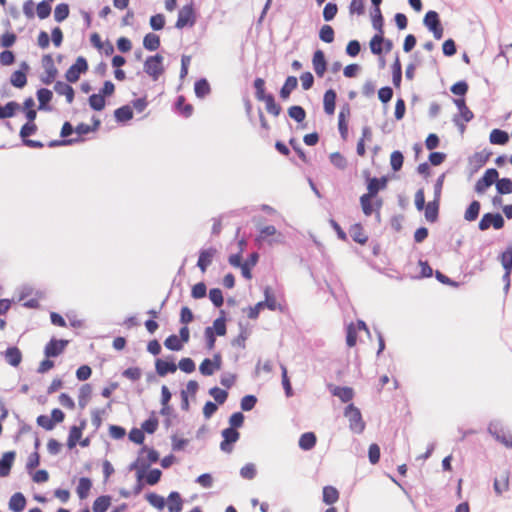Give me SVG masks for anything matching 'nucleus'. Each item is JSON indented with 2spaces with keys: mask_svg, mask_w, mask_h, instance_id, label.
<instances>
[{
  "mask_svg": "<svg viewBox=\"0 0 512 512\" xmlns=\"http://www.w3.org/2000/svg\"><path fill=\"white\" fill-rule=\"evenodd\" d=\"M159 459L160 454L156 449L143 445L138 452L136 460L128 466V470H143V472H146L150 465L158 462Z\"/></svg>",
  "mask_w": 512,
  "mask_h": 512,
  "instance_id": "1",
  "label": "nucleus"
},
{
  "mask_svg": "<svg viewBox=\"0 0 512 512\" xmlns=\"http://www.w3.org/2000/svg\"><path fill=\"white\" fill-rule=\"evenodd\" d=\"M163 60V56L157 53L155 55L148 56L144 61L143 71L154 81H157L165 71Z\"/></svg>",
  "mask_w": 512,
  "mask_h": 512,
  "instance_id": "2",
  "label": "nucleus"
},
{
  "mask_svg": "<svg viewBox=\"0 0 512 512\" xmlns=\"http://www.w3.org/2000/svg\"><path fill=\"white\" fill-rule=\"evenodd\" d=\"M344 416L349 420V428L356 434H361L365 429V422L359 408L350 403L345 407Z\"/></svg>",
  "mask_w": 512,
  "mask_h": 512,
  "instance_id": "3",
  "label": "nucleus"
},
{
  "mask_svg": "<svg viewBox=\"0 0 512 512\" xmlns=\"http://www.w3.org/2000/svg\"><path fill=\"white\" fill-rule=\"evenodd\" d=\"M196 21L197 14L194 8V3L190 2L189 4L184 5L178 11V17L175 23V28L183 29L185 27H193Z\"/></svg>",
  "mask_w": 512,
  "mask_h": 512,
  "instance_id": "4",
  "label": "nucleus"
},
{
  "mask_svg": "<svg viewBox=\"0 0 512 512\" xmlns=\"http://www.w3.org/2000/svg\"><path fill=\"white\" fill-rule=\"evenodd\" d=\"M284 236L281 232H278L275 226L267 225L259 229V234L255 238V243L261 246L264 242L269 245L274 243H282Z\"/></svg>",
  "mask_w": 512,
  "mask_h": 512,
  "instance_id": "5",
  "label": "nucleus"
},
{
  "mask_svg": "<svg viewBox=\"0 0 512 512\" xmlns=\"http://www.w3.org/2000/svg\"><path fill=\"white\" fill-rule=\"evenodd\" d=\"M505 226V220L501 213L499 212H487L482 215L479 223L478 229L480 231H486L493 227L495 230H500Z\"/></svg>",
  "mask_w": 512,
  "mask_h": 512,
  "instance_id": "6",
  "label": "nucleus"
},
{
  "mask_svg": "<svg viewBox=\"0 0 512 512\" xmlns=\"http://www.w3.org/2000/svg\"><path fill=\"white\" fill-rule=\"evenodd\" d=\"M367 193L364 195L370 196L372 198H376L378 193L384 189H386L388 184V178L386 176L382 177H371L368 171H364Z\"/></svg>",
  "mask_w": 512,
  "mask_h": 512,
  "instance_id": "7",
  "label": "nucleus"
},
{
  "mask_svg": "<svg viewBox=\"0 0 512 512\" xmlns=\"http://www.w3.org/2000/svg\"><path fill=\"white\" fill-rule=\"evenodd\" d=\"M488 433L494 437V439L507 448H512V436L507 435L500 421H491L487 428Z\"/></svg>",
  "mask_w": 512,
  "mask_h": 512,
  "instance_id": "8",
  "label": "nucleus"
},
{
  "mask_svg": "<svg viewBox=\"0 0 512 512\" xmlns=\"http://www.w3.org/2000/svg\"><path fill=\"white\" fill-rule=\"evenodd\" d=\"M88 62L85 57L79 56L75 63L72 64L65 73V78L69 83H76L81 74L87 72Z\"/></svg>",
  "mask_w": 512,
  "mask_h": 512,
  "instance_id": "9",
  "label": "nucleus"
},
{
  "mask_svg": "<svg viewBox=\"0 0 512 512\" xmlns=\"http://www.w3.org/2000/svg\"><path fill=\"white\" fill-rule=\"evenodd\" d=\"M223 440L220 443V449L225 453H231L234 444L239 440L240 433L238 430L227 427L221 431Z\"/></svg>",
  "mask_w": 512,
  "mask_h": 512,
  "instance_id": "10",
  "label": "nucleus"
},
{
  "mask_svg": "<svg viewBox=\"0 0 512 512\" xmlns=\"http://www.w3.org/2000/svg\"><path fill=\"white\" fill-rule=\"evenodd\" d=\"M68 340L52 338L44 348V354L47 358H55L63 353L68 345Z\"/></svg>",
  "mask_w": 512,
  "mask_h": 512,
  "instance_id": "11",
  "label": "nucleus"
},
{
  "mask_svg": "<svg viewBox=\"0 0 512 512\" xmlns=\"http://www.w3.org/2000/svg\"><path fill=\"white\" fill-rule=\"evenodd\" d=\"M30 66L27 62L23 61L20 64V68L14 71L10 77V83L12 86L18 89H22L27 84V72Z\"/></svg>",
  "mask_w": 512,
  "mask_h": 512,
  "instance_id": "12",
  "label": "nucleus"
},
{
  "mask_svg": "<svg viewBox=\"0 0 512 512\" xmlns=\"http://www.w3.org/2000/svg\"><path fill=\"white\" fill-rule=\"evenodd\" d=\"M177 365L174 362L173 356L167 359L157 358L155 360V371L158 376L165 377L167 374L175 373Z\"/></svg>",
  "mask_w": 512,
  "mask_h": 512,
  "instance_id": "13",
  "label": "nucleus"
},
{
  "mask_svg": "<svg viewBox=\"0 0 512 512\" xmlns=\"http://www.w3.org/2000/svg\"><path fill=\"white\" fill-rule=\"evenodd\" d=\"M216 253H217V250L214 247L201 249L199 251L197 267L201 270V272L204 273L207 271V268L211 265Z\"/></svg>",
  "mask_w": 512,
  "mask_h": 512,
  "instance_id": "14",
  "label": "nucleus"
},
{
  "mask_svg": "<svg viewBox=\"0 0 512 512\" xmlns=\"http://www.w3.org/2000/svg\"><path fill=\"white\" fill-rule=\"evenodd\" d=\"M312 65L316 75L320 78L323 77L327 70V60L325 53L322 50L317 49L313 53Z\"/></svg>",
  "mask_w": 512,
  "mask_h": 512,
  "instance_id": "15",
  "label": "nucleus"
},
{
  "mask_svg": "<svg viewBox=\"0 0 512 512\" xmlns=\"http://www.w3.org/2000/svg\"><path fill=\"white\" fill-rule=\"evenodd\" d=\"M15 458V451H7L2 454L0 458V477H7L10 474Z\"/></svg>",
  "mask_w": 512,
  "mask_h": 512,
  "instance_id": "16",
  "label": "nucleus"
},
{
  "mask_svg": "<svg viewBox=\"0 0 512 512\" xmlns=\"http://www.w3.org/2000/svg\"><path fill=\"white\" fill-rule=\"evenodd\" d=\"M36 96L39 102L38 109L42 111H51L52 107L50 102L53 98V92L48 88H39L36 92Z\"/></svg>",
  "mask_w": 512,
  "mask_h": 512,
  "instance_id": "17",
  "label": "nucleus"
},
{
  "mask_svg": "<svg viewBox=\"0 0 512 512\" xmlns=\"http://www.w3.org/2000/svg\"><path fill=\"white\" fill-rule=\"evenodd\" d=\"M183 498L178 491H171L166 499V506L169 512H182Z\"/></svg>",
  "mask_w": 512,
  "mask_h": 512,
  "instance_id": "18",
  "label": "nucleus"
},
{
  "mask_svg": "<svg viewBox=\"0 0 512 512\" xmlns=\"http://www.w3.org/2000/svg\"><path fill=\"white\" fill-rule=\"evenodd\" d=\"M259 261V254L257 252H252L249 254L245 262L242 263L241 266V274L245 279L250 280L252 278V268L257 265Z\"/></svg>",
  "mask_w": 512,
  "mask_h": 512,
  "instance_id": "19",
  "label": "nucleus"
},
{
  "mask_svg": "<svg viewBox=\"0 0 512 512\" xmlns=\"http://www.w3.org/2000/svg\"><path fill=\"white\" fill-rule=\"evenodd\" d=\"M337 93L334 89L326 90L323 96V108L327 115H333L336 107Z\"/></svg>",
  "mask_w": 512,
  "mask_h": 512,
  "instance_id": "20",
  "label": "nucleus"
},
{
  "mask_svg": "<svg viewBox=\"0 0 512 512\" xmlns=\"http://www.w3.org/2000/svg\"><path fill=\"white\" fill-rule=\"evenodd\" d=\"M54 91L59 95H64L66 97L67 103H72L75 97V91L73 87L63 81H56L54 84Z\"/></svg>",
  "mask_w": 512,
  "mask_h": 512,
  "instance_id": "21",
  "label": "nucleus"
},
{
  "mask_svg": "<svg viewBox=\"0 0 512 512\" xmlns=\"http://www.w3.org/2000/svg\"><path fill=\"white\" fill-rule=\"evenodd\" d=\"M27 504V499L21 492L14 493L8 502V507L12 512H22Z\"/></svg>",
  "mask_w": 512,
  "mask_h": 512,
  "instance_id": "22",
  "label": "nucleus"
},
{
  "mask_svg": "<svg viewBox=\"0 0 512 512\" xmlns=\"http://www.w3.org/2000/svg\"><path fill=\"white\" fill-rule=\"evenodd\" d=\"M4 358L9 365L18 367L22 361V352L18 347L10 346L5 350Z\"/></svg>",
  "mask_w": 512,
  "mask_h": 512,
  "instance_id": "23",
  "label": "nucleus"
},
{
  "mask_svg": "<svg viewBox=\"0 0 512 512\" xmlns=\"http://www.w3.org/2000/svg\"><path fill=\"white\" fill-rule=\"evenodd\" d=\"M439 206H440V200L433 199L432 201L428 202L424 209H425V219L430 223H435L439 218Z\"/></svg>",
  "mask_w": 512,
  "mask_h": 512,
  "instance_id": "24",
  "label": "nucleus"
},
{
  "mask_svg": "<svg viewBox=\"0 0 512 512\" xmlns=\"http://www.w3.org/2000/svg\"><path fill=\"white\" fill-rule=\"evenodd\" d=\"M298 86V79L295 76H288L280 88L279 96L282 100L289 99L293 90Z\"/></svg>",
  "mask_w": 512,
  "mask_h": 512,
  "instance_id": "25",
  "label": "nucleus"
},
{
  "mask_svg": "<svg viewBox=\"0 0 512 512\" xmlns=\"http://www.w3.org/2000/svg\"><path fill=\"white\" fill-rule=\"evenodd\" d=\"M264 297L265 299L262 301L264 308L269 309L270 311H282V306L277 303L275 295L271 289V287L266 286L264 288Z\"/></svg>",
  "mask_w": 512,
  "mask_h": 512,
  "instance_id": "26",
  "label": "nucleus"
},
{
  "mask_svg": "<svg viewBox=\"0 0 512 512\" xmlns=\"http://www.w3.org/2000/svg\"><path fill=\"white\" fill-rule=\"evenodd\" d=\"M317 443V437L314 432H305L303 433L298 441V445L300 449L303 451H310L312 450Z\"/></svg>",
  "mask_w": 512,
  "mask_h": 512,
  "instance_id": "27",
  "label": "nucleus"
},
{
  "mask_svg": "<svg viewBox=\"0 0 512 512\" xmlns=\"http://www.w3.org/2000/svg\"><path fill=\"white\" fill-rule=\"evenodd\" d=\"M194 92L197 98L204 99L211 93L210 83L206 78H200L194 83Z\"/></svg>",
  "mask_w": 512,
  "mask_h": 512,
  "instance_id": "28",
  "label": "nucleus"
},
{
  "mask_svg": "<svg viewBox=\"0 0 512 512\" xmlns=\"http://www.w3.org/2000/svg\"><path fill=\"white\" fill-rule=\"evenodd\" d=\"M331 393L333 396L338 397L343 403H348L354 397V390L347 386H334L333 389H331Z\"/></svg>",
  "mask_w": 512,
  "mask_h": 512,
  "instance_id": "29",
  "label": "nucleus"
},
{
  "mask_svg": "<svg viewBox=\"0 0 512 512\" xmlns=\"http://www.w3.org/2000/svg\"><path fill=\"white\" fill-rule=\"evenodd\" d=\"M133 108L130 105H123L114 111V118L118 123H126L133 118Z\"/></svg>",
  "mask_w": 512,
  "mask_h": 512,
  "instance_id": "30",
  "label": "nucleus"
},
{
  "mask_svg": "<svg viewBox=\"0 0 512 512\" xmlns=\"http://www.w3.org/2000/svg\"><path fill=\"white\" fill-rule=\"evenodd\" d=\"M423 25L430 31L433 28L442 25L439 13L435 10H429L426 12L423 18Z\"/></svg>",
  "mask_w": 512,
  "mask_h": 512,
  "instance_id": "31",
  "label": "nucleus"
},
{
  "mask_svg": "<svg viewBox=\"0 0 512 512\" xmlns=\"http://www.w3.org/2000/svg\"><path fill=\"white\" fill-rule=\"evenodd\" d=\"M481 203L478 200H472L464 212V219L468 222L475 221L480 214Z\"/></svg>",
  "mask_w": 512,
  "mask_h": 512,
  "instance_id": "32",
  "label": "nucleus"
},
{
  "mask_svg": "<svg viewBox=\"0 0 512 512\" xmlns=\"http://www.w3.org/2000/svg\"><path fill=\"white\" fill-rule=\"evenodd\" d=\"M112 497L110 495H101L97 497L92 505L93 512H106L111 505Z\"/></svg>",
  "mask_w": 512,
  "mask_h": 512,
  "instance_id": "33",
  "label": "nucleus"
},
{
  "mask_svg": "<svg viewBox=\"0 0 512 512\" xmlns=\"http://www.w3.org/2000/svg\"><path fill=\"white\" fill-rule=\"evenodd\" d=\"M489 140L494 145H505L509 141V134L504 130L495 128L490 132Z\"/></svg>",
  "mask_w": 512,
  "mask_h": 512,
  "instance_id": "34",
  "label": "nucleus"
},
{
  "mask_svg": "<svg viewBox=\"0 0 512 512\" xmlns=\"http://www.w3.org/2000/svg\"><path fill=\"white\" fill-rule=\"evenodd\" d=\"M159 425V420L156 416V412L152 411L148 419L141 424V430L147 434H153L156 432Z\"/></svg>",
  "mask_w": 512,
  "mask_h": 512,
  "instance_id": "35",
  "label": "nucleus"
},
{
  "mask_svg": "<svg viewBox=\"0 0 512 512\" xmlns=\"http://www.w3.org/2000/svg\"><path fill=\"white\" fill-rule=\"evenodd\" d=\"M350 236L353 241L364 245L368 241V236L364 233L363 227L360 223H356L350 228Z\"/></svg>",
  "mask_w": 512,
  "mask_h": 512,
  "instance_id": "36",
  "label": "nucleus"
},
{
  "mask_svg": "<svg viewBox=\"0 0 512 512\" xmlns=\"http://www.w3.org/2000/svg\"><path fill=\"white\" fill-rule=\"evenodd\" d=\"M20 109V104L16 101H9L4 106L0 104V119L13 117Z\"/></svg>",
  "mask_w": 512,
  "mask_h": 512,
  "instance_id": "37",
  "label": "nucleus"
},
{
  "mask_svg": "<svg viewBox=\"0 0 512 512\" xmlns=\"http://www.w3.org/2000/svg\"><path fill=\"white\" fill-rule=\"evenodd\" d=\"M160 44V37L155 33H147L143 38V47L148 51L158 50Z\"/></svg>",
  "mask_w": 512,
  "mask_h": 512,
  "instance_id": "38",
  "label": "nucleus"
},
{
  "mask_svg": "<svg viewBox=\"0 0 512 512\" xmlns=\"http://www.w3.org/2000/svg\"><path fill=\"white\" fill-rule=\"evenodd\" d=\"M91 487H92L91 479L88 477H81L79 479V482H78V485L76 488L78 497L81 500L86 499L88 497Z\"/></svg>",
  "mask_w": 512,
  "mask_h": 512,
  "instance_id": "39",
  "label": "nucleus"
},
{
  "mask_svg": "<svg viewBox=\"0 0 512 512\" xmlns=\"http://www.w3.org/2000/svg\"><path fill=\"white\" fill-rule=\"evenodd\" d=\"M253 86L255 88V97L258 101H265L268 97L273 96L271 93H266L265 80L263 78H256Z\"/></svg>",
  "mask_w": 512,
  "mask_h": 512,
  "instance_id": "40",
  "label": "nucleus"
},
{
  "mask_svg": "<svg viewBox=\"0 0 512 512\" xmlns=\"http://www.w3.org/2000/svg\"><path fill=\"white\" fill-rule=\"evenodd\" d=\"M453 101H454V104L457 106V108H458V110L460 112V115L463 118V120L465 122H470L473 119L474 114L467 107L465 99L464 98H456Z\"/></svg>",
  "mask_w": 512,
  "mask_h": 512,
  "instance_id": "41",
  "label": "nucleus"
},
{
  "mask_svg": "<svg viewBox=\"0 0 512 512\" xmlns=\"http://www.w3.org/2000/svg\"><path fill=\"white\" fill-rule=\"evenodd\" d=\"M162 471L158 468H148L144 474L143 480L147 485L154 486L161 480Z\"/></svg>",
  "mask_w": 512,
  "mask_h": 512,
  "instance_id": "42",
  "label": "nucleus"
},
{
  "mask_svg": "<svg viewBox=\"0 0 512 512\" xmlns=\"http://www.w3.org/2000/svg\"><path fill=\"white\" fill-rule=\"evenodd\" d=\"M175 108L185 118L190 117L193 113V106L191 104L185 103V97L183 95L177 97Z\"/></svg>",
  "mask_w": 512,
  "mask_h": 512,
  "instance_id": "43",
  "label": "nucleus"
},
{
  "mask_svg": "<svg viewBox=\"0 0 512 512\" xmlns=\"http://www.w3.org/2000/svg\"><path fill=\"white\" fill-rule=\"evenodd\" d=\"M402 82V65L398 55L392 64V83L396 88L401 86Z\"/></svg>",
  "mask_w": 512,
  "mask_h": 512,
  "instance_id": "44",
  "label": "nucleus"
},
{
  "mask_svg": "<svg viewBox=\"0 0 512 512\" xmlns=\"http://www.w3.org/2000/svg\"><path fill=\"white\" fill-rule=\"evenodd\" d=\"M89 106L94 111H102L106 106L105 97L100 93H93L88 98Z\"/></svg>",
  "mask_w": 512,
  "mask_h": 512,
  "instance_id": "45",
  "label": "nucleus"
},
{
  "mask_svg": "<svg viewBox=\"0 0 512 512\" xmlns=\"http://www.w3.org/2000/svg\"><path fill=\"white\" fill-rule=\"evenodd\" d=\"M35 101L32 97H28L24 100L23 111L27 121L34 122L37 117V112L34 109Z\"/></svg>",
  "mask_w": 512,
  "mask_h": 512,
  "instance_id": "46",
  "label": "nucleus"
},
{
  "mask_svg": "<svg viewBox=\"0 0 512 512\" xmlns=\"http://www.w3.org/2000/svg\"><path fill=\"white\" fill-rule=\"evenodd\" d=\"M92 394V387L90 384H84L79 389L78 405L81 409H84Z\"/></svg>",
  "mask_w": 512,
  "mask_h": 512,
  "instance_id": "47",
  "label": "nucleus"
},
{
  "mask_svg": "<svg viewBox=\"0 0 512 512\" xmlns=\"http://www.w3.org/2000/svg\"><path fill=\"white\" fill-rule=\"evenodd\" d=\"M145 499L149 502L150 505L158 510H163L166 506V499L155 492L147 493L145 495Z\"/></svg>",
  "mask_w": 512,
  "mask_h": 512,
  "instance_id": "48",
  "label": "nucleus"
},
{
  "mask_svg": "<svg viewBox=\"0 0 512 512\" xmlns=\"http://www.w3.org/2000/svg\"><path fill=\"white\" fill-rule=\"evenodd\" d=\"M339 499V492L333 486H325L323 488V502L327 505H332Z\"/></svg>",
  "mask_w": 512,
  "mask_h": 512,
  "instance_id": "49",
  "label": "nucleus"
},
{
  "mask_svg": "<svg viewBox=\"0 0 512 512\" xmlns=\"http://www.w3.org/2000/svg\"><path fill=\"white\" fill-rule=\"evenodd\" d=\"M372 26L377 31V33L384 34L383 26H384V18L380 8L373 9L371 13Z\"/></svg>",
  "mask_w": 512,
  "mask_h": 512,
  "instance_id": "50",
  "label": "nucleus"
},
{
  "mask_svg": "<svg viewBox=\"0 0 512 512\" xmlns=\"http://www.w3.org/2000/svg\"><path fill=\"white\" fill-rule=\"evenodd\" d=\"M209 395L214 398L216 404L222 405L226 402L228 398V392L227 390L221 389L217 386H214L209 389L208 391Z\"/></svg>",
  "mask_w": 512,
  "mask_h": 512,
  "instance_id": "51",
  "label": "nucleus"
},
{
  "mask_svg": "<svg viewBox=\"0 0 512 512\" xmlns=\"http://www.w3.org/2000/svg\"><path fill=\"white\" fill-rule=\"evenodd\" d=\"M288 115L297 123H302L306 118V111L300 105H293L288 108Z\"/></svg>",
  "mask_w": 512,
  "mask_h": 512,
  "instance_id": "52",
  "label": "nucleus"
},
{
  "mask_svg": "<svg viewBox=\"0 0 512 512\" xmlns=\"http://www.w3.org/2000/svg\"><path fill=\"white\" fill-rule=\"evenodd\" d=\"M227 318L218 317L213 321V325L209 326L212 332L218 336H225L227 333Z\"/></svg>",
  "mask_w": 512,
  "mask_h": 512,
  "instance_id": "53",
  "label": "nucleus"
},
{
  "mask_svg": "<svg viewBox=\"0 0 512 512\" xmlns=\"http://www.w3.org/2000/svg\"><path fill=\"white\" fill-rule=\"evenodd\" d=\"M384 41V34L376 33L370 40L369 46L371 53L374 55H381L383 53L382 43Z\"/></svg>",
  "mask_w": 512,
  "mask_h": 512,
  "instance_id": "54",
  "label": "nucleus"
},
{
  "mask_svg": "<svg viewBox=\"0 0 512 512\" xmlns=\"http://www.w3.org/2000/svg\"><path fill=\"white\" fill-rule=\"evenodd\" d=\"M500 258L504 271L512 273V245H509L505 251L501 253Z\"/></svg>",
  "mask_w": 512,
  "mask_h": 512,
  "instance_id": "55",
  "label": "nucleus"
},
{
  "mask_svg": "<svg viewBox=\"0 0 512 512\" xmlns=\"http://www.w3.org/2000/svg\"><path fill=\"white\" fill-rule=\"evenodd\" d=\"M496 190L499 195H507L512 193V180L504 177L499 178L496 183Z\"/></svg>",
  "mask_w": 512,
  "mask_h": 512,
  "instance_id": "56",
  "label": "nucleus"
},
{
  "mask_svg": "<svg viewBox=\"0 0 512 512\" xmlns=\"http://www.w3.org/2000/svg\"><path fill=\"white\" fill-rule=\"evenodd\" d=\"M403 163H404L403 153L399 150L393 151L390 156L391 169L394 172H398L402 169Z\"/></svg>",
  "mask_w": 512,
  "mask_h": 512,
  "instance_id": "57",
  "label": "nucleus"
},
{
  "mask_svg": "<svg viewBox=\"0 0 512 512\" xmlns=\"http://www.w3.org/2000/svg\"><path fill=\"white\" fill-rule=\"evenodd\" d=\"M69 13H70L69 5L66 3H60L55 7L54 19L56 22L61 23L68 18Z\"/></svg>",
  "mask_w": 512,
  "mask_h": 512,
  "instance_id": "58",
  "label": "nucleus"
},
{
  "mask_svg": "<svg viewBox=\"0 0 512 512\" xmlns=\"http://www.w3.org/2000/svg\"><path fill=\"white\" fill-rule=\"evenodd\" d=\"M319 38L325 43H332L335 38V32L332 26L325 24L319 30Z\"/></svg>",
  "mask_w": 512,
  "mask_h": 512,
  "instance_id": "59",
  "label": "nucleus"
},
{
  "mask_svg": "<svg viewBox=\"0 0 512 512\" xmlns=\"http://www.w3.org/2000/svg\"><path fill=\"white\" fill-rule=\"evenodd\" d=\"M164 346L171 351H180L183 348V343L176 334H171L165 339Z\"/></svg>",
  "mask_w": 512,
  "mask_h": 512,
  "instance_id": "60",
  "label": "nucleus"
},
{
  "mask_svg": "<svg viewBox=\"0 0 512 512\" xmlns=\"http://www.w3.org/2000/svg\"><path fill=\"white\" fill-rule=\"evenodd\" d=\"M372 200H373V198L370 196H367L364 194L360 196L359 201H360L361 209L365 216H371L375 211Z\"/></svg>",
  "mask_w": 512,
  "mask_h": 512,
  "instance_id": "61",
  "label": "nucleus"
},
{
  "mask_svg": "<svg viewBox=\"0 0 512 512\" xmlns=\"http://www.w3.org/2000/svg\"><path fill=\"white\" fill-rule=\"evenodd\" d=\"M209 299L216 308L222 307L224 303V297L220 288H211L209 290Z\"/></svg>",
  "mask_w": 512,
  "mask_h": 512,
  "instance_id": "62",
  "label": "nucleus"
},
{
  "mask_svg": "<svg viewBox=\"0 0 512 512\" xmlns=\"http://www.w3.org/2000/svg\"><path fill=\"white\" fill-rule=\"evenodd\" d=\"M468 89H469V86L465 80L457 81L450 87V91L454 95L459 96V98H464V96L468 92Z\"/></svg>",
  "mask_w": 512,
  "mask_h": 512,
  "instance_id": "63",
  "label": "nucleus"
},
{
  "mask_svg": "<svg viewBox=\"0 0 512 512\" xmlns=\"http://www.w3.org/2000/svg\"><path fill=\"white\" fill-rule=\"evenodd\" d=\"M166 19L164 14L158 13L152 15L149 20V24L152 30L160 31L165 27Z\"/></svg>",
  "mask_w": 512,
  "mask_h": 512,
  "instance_id": "64",
  "label": "nucleus"
}]
</instances>
